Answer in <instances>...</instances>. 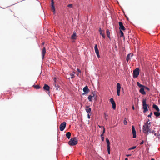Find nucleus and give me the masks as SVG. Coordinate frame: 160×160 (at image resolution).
I'll return each mask as SVG.
<instances>
[{
    "label": "nucleus",
    "instance_id": "obj_25",
    "mask_svg": "<svg viewBox=\"0 0 160 160\" xmlns=\"http://www.w3.org/2000/svg\"><path fill=\"white\" fill-rule=\"evenodd\" d=\"M92 98H94V99H96L97 97L96 95H95V92H93L92 93V95H91Z\"/></svg>",
    "mask_w": 160,
    "mask_h": 160
},
{
    "label": "nucleus",
    "instance_id": "obj_50",
    "mask_svg": "<svg viewBox=\"0 0 160 160\" xmlns=\"http://www.w3.org/2000/svg\"><path fill=\"white\" fill-rule=\"evenodd\" d=\"M125 160H128V159L127 158H125Z\"/></svg>",
    "mask_w": 160,
    "mask_h": 160
},
{
    "label": "nucleus",
    "instance_id": "obj_11",
    "mask_svg": "<svg viewBox=\"0 0 160 160\" xmlns=\"http://www.w3.org/2000/svg\"><path fill=\"white\" fill-rule=\"evenodd\" d=\"M119 25L120 27L119 29L122 30H125V28L123 25V24L122 22H119Z\"/></svg>",
    "mask_w": 160,
    "mask_h": 160
},
{
    "label": "nucleus",
    "instance_id": "obj_2",
    "mask_svg": "<svg viewBox=\"0 0 160 160\" xmlns=\"http://www.w3.org/2000/svg\"><path fill=\"white\" fill-rule=\"evenodd\" d=\"M142 108L143 109V112H145L148 110L147 107H149V105L146 104V99H143L142 101Z\"/></svg>",
    "mask_w": 160,
    "mask_h": 160
},
{
    "label": "nucleus",
    "instance_id": "obj_32",
    "mask_svg": "<svg viewBox=\"0 0 160 160\" xmlns=\"http://www.w3.org/2000/svg\"><path fill=\"white\" fill-rule=\"evenodd\" d=\"M100 33L104 38H105V35L104 33H103L102 32H100Z\"/></svg>",
    "mask_w": 160,
    "mask_h": 160
},
{
    "label": "nucleus",
    "instance_id": "obj_29",
    "mask_svg": "<svg viewBox=\"0 0 160 160\" xmlns=\"http://www.w3.org/2000/svg\"><path fill=\"white\" fill-rule=\"evenodd\" d=\"M105 132V128H104V127H103V132H102V134L101 135V137H103V135H104V134Z\"/></svg>",
    "mask_w": 160,
    "mask_h": 160
},
{
    "label": "nucleus",
    "instance_id": "obj_4",
    "mask_svg": "<svg viewBox=\"0 0 160 160\" xmlns=\"http://www.w3.org/2000/svg\"><path fill=\"white\" fill-rule=\"evenodd\" d=\"M139 69L138 68H136L133 71V77L134 78H137L139 75Z\"/></svg>",
    "mask_w": 160,
    "mask_h": 160
},
{
    "label": "nucleus",
    "instance_id": "obj_41",
    "mask_svg": "<svg viewBox=\"0 0 160 160\" xmlns=\"http://www.w3.org/2000/svg\"><path fill=\"white\" fill-rule=\"evenodd\" d=\"M144 142V141H142L141 142V143H140V145H142V144H143Z\"/></svg>",
    "mask_w": 160,
    "mask_h": 160
},
{
    "label": "nucleus",
    "instance_id": "obj_46",
    "mask_svg": "<svg viewBox=\"0 0 160 160\" xmlns=\"http://www.w3.org/2000/svg\"><path fill=\"white\" fill-rule=\"evenodd\" d=\"M132 109L133 110H134L135 109V108H134V106H132Z\"/></svg>",
    "mask_w": 160,
    "mask_h": 160
},
{
    "label": "nucleus",
    "instance_id": "obj_37",
    "mask_svg": "<svg viewBox=\"0 0 160 160\" xmlns=\"http://www.w3.org/2000/svg\"><path fill=\"white\" fill-rule=\"evenodd\" d=\"M144 88H145V89H147V90H148V91H149L150 90V89L148 87H144Z\"/></svg>",
    "mask_w": 160,
    "mask_h": 160
},
{
    "label": "nucleus",
    "instance_id": "obj_9",
    "mask_svg": "<svg viewBox=\"0 0 160 160\" xmlns=\"http://www.w3.org/2000/svg\"><path fill=\"white\" fill-rule=\"evenodd\" d=\"M95 51L96 54L97 55V57L98 58H99L100 57V56L99 54V51L98 50V46L97 44H95L94 47Z\"/></svg>",
    "mask_w": 160,
    "mask_h": 160
},
{
    "label": "nucleus",
    "instance_id": "obj_12",
    "mask_svg": "<svg viewBox=\"0 0 160 160\" xmlns=\"http://www.w3.org/2000/svg\"><path fill=\"white\" fill-rule=\"evenodd\" d=\"M46 51L45 48V47H44L42 50V59H43L44 58V57L46 53Z\"/></svg>",
    "mask_w": 160,
    "mask_h": 160
},
{
    "label": "nucleus",
    "instance_id": "obj_56",
    "mask_svg": "<svg viewBox=\"0 0 160 160\" xmlns=\"http://www.w3.org/2000/svg\"><path fill=\"white\" fill-rule=\"evenodd\" d=\"M77 76H78V74H77Z\"/></svg>",
    "mask_w": 160,
    "mask_h": 160
},
{
    "label": "nucleus",
    "instance_id": "obj_28",
    "mask_svg": "<svg viewBox=\"0 0 160 160\" xmlns=\"http://www.w3.org/2000/svg\"><path fill=\"white\" fill-rule=\"evenodd\" d=\"M120 32L121 33L120 37H123L124 36V34L121 30H120Z\"/></svg>",
    "mask_w": 160,
    "mask_h": 160
},
{
    "label": "nucleus",
    "instance_id": "obj_55",
    "mask_svg": "<svg viewBox=\"0 0 160 160\" xmlns=\"http://www.w3.org/2000/svg\"><path fill=\"white\" fill-rule=\"evenodd\" d=\"M115 48H117V46H115Z\"/></svg>",
    "mask_w": 160,
    "mask_h": 160
},
{
    "label": "nucleus",
    "instance_id": "obj_19",
    "mask_svg": "<svg viewBox=\"0 0 160 160\" xmlns=\"http://www.w3.org/2000/svg\"><path fill=\"white\" fill-rule=\"evenodd\" d=\"M76 34L74 32L73 34L72 35L71 38L72 39H76Z\"/></svg>",
    "mask_w": 160,
    "mask_h": 160
},
{
    "label": "nucleus",
    "instance_id": "obj_39",
    "mask_svg": "<svg viewBox=\"0 0 160 160\" xmlns=\"http://www.w3.org/2000/svg\"><path fill=\"white\" fill-rule=\"evenodd\" d=\"M53 80L55 82H57V79L56 78H54Z\"/></svg>",
    "mask_w": 160,
    "mask_h": 160
},
{
    "label": "nucleus",
    "instance_id": "obj_8",
    "mask_svg": "<svg viewBox=\"0 0 160 160\" xmlns=\"http://www.w3.org/2000/svg\"><path fill=\"white\" fill-rule=\"evenodd\" d=\"M110 101L112 105V108L114 110L116 109V105L115 101L112 98H111L110 99Z\"/></svg>",
    "mask_w": 160,
    "mask_h": 160
},
{
    "label": "nucleus",
    "instance_id": "obj_47",
    "mask_svg": "<svg viewBox=\"0 0 160 160\" xmlns=\"http://www.w3.org/2000/svg\"><path fill=\"white\" fill-rule=\"evenodd\" d=\"M154 132H155V131H154L153 130H152V132H152V133H154Z\"/></svg>",
    "mask_w": 160,
    "mask_h": 160
},
{
    "label": "nucleus",
    "instance_id": "obj_10",
    "mask_svg": "<svg viewBox=\"0 0 160 160\" xmlns=\"http://www.w3.org/2000/svg\"><path fill=\"white\" fill-rule=\"evenodd\" d=\"M132 128L133 134V138H135L136 137V132L134 126H132Z\"/></svg>",
    "mask_w": 160,
    "mask_h": 160
},
{
    "label": "nucleus",
    "instance_id": "obj_16",
    "mask_svg": "<svg viewBox=\"0 0 160 160\" xmlns=\"http://www.w3.org/2000/svg\"><path fill=\"white\" fill-rule=\"evenodd\" d=\"M85 110L88 113H90L91 112V108L88 105L85 107Z\"/></svg>",
    "mask_w": 160,
    "mask_h": 160
},
{
    "label": "nucleus",
    "instance_id": "obj_22",
    "mask_svg": "<svg viewBox=\"0 0 160 160\" xmlns=\"http://www.w3.org/2000/svg\"><path fill=\"white\" fill-rule=\"evenodd\" d=\"M71 135V133L70 132H68L66 134V136L69 139Z\"/></svg>",
    "mask_w": 160,
    "mask_h": 160
},
{
    "label": "nucleus",
    "instance_id": "obj_7",
    "mask_svg": "<svg viewBox=\"0 0 160 160\" xmlns=\"http://www.w3.org/2000/svg\"><path fill=\"white\" fill-rule=\"evenodd\" d=\"M66 125V123L65 122H63L61 123L60 125V130L61 131H63L65 128Z\"/></svg>",
    "mask_w": 160,
    "mask_h": 160
},
{
    "label": "nucleus",
    "instance_id": "obj_15",
    "mask_svg": "<svg viewBox=\"0 0 160 160\" xmlns=\"http://www.w3.org/2000/svg\"><path fill=\"white\" fill-rule=\"evenodd\" d=\"M145 87H142L140 88L139 90V92L143 95H145L146 94V92L144 91Z\"/></svg>",
    "mask_w": 160,
    "mask_h": 160
},
{
    "label": "nucleus",
    "instance_id": "obj_18",
    "mask_svg": "<svg viewBox=\"0 0 160 160\" xmlns=\"http://www.w3.org/2000/svg\"><path fill=\"white\" fill-rule=\"evenodd\" d=\"M152 108L155 109L158 112H159L160 111V109L159 108L158 106L156 104H153L152 105Z\"/></svg>",
    "mask_w": 160,
    "mask_h": 160
},
{
    "label": "nucleus",
    "instance_id": "obj_36",
    "mask_svg": "<svg viewBox=\"0 0 160 160\" xmlns=\"http://www.w3.org/2000/svg\"><path fill=\"white\" fill-rule=\"evenodd\" d=\"M123 123L124 125H126L127 123L126 120H124L123 121Z\"/></svg>",
    "mask_w": 160,
    "mask_h": 160
},
{
    "label": "nucleus",
    "instance_id": "obj_5",
    "mask_svg": "<svg viewBox=\"0 0 160 160\" xmlns=\"http://www.w3.org/2000/svg\"><path fill=\"white\" fill-rule=\"evenodd\" d=\"M121 88V87L120 83H117V93L118 96H119L120 95Z\"/></svg>",
    "mask_w": 160,
    "mask_h": 160
},
{
    "label": "nucleus",
    "instance_id": "obj_51",
    "mask_svg": "<svg viewBox=\"0 0 160 160\" xmlns=\"http://www.w3.org/2000/svg\"><path fill=\"white\" fill-rule=\"evenodd\" d=\"M151 160H155L154 158H151Z\"/></svg>",
    "mask_w": 160,
    "mask_h": 160
},
{
    "label": "nucleus",
    "instance_id": "obj_17",
    "mask_svg": "<svg viewBox=\"0 0 160 160\" xmlns=\"http://www.w3.org/2000/svg\"><path fill=\"white\" fill-rule=\"evenodd\" d=\"M83 90L84 92L87 93H88L89 91V90L88 89V86H87L84 88Z\"/></svg>",
    "mask_w": 160,
    "mask_h": 160
},
{
    "label": "nucleus",
    "instance_id": "obj_48",
    "mask_svg": "<svg viewBox=\"0 0 160 160\" xmlns=\"http://www.w3.org/2000/svg\"><path fill=\"white\" fill-rule=\"evenodd\" d=\"M104 115H105V117L108 116V115H107L105 113H104Z\"/></svg>",
    "mask_w": 160,
    "mask_h": 160
},
{
    "label": "nucleus",
    "instance_id": "obj_26",
    "mask_svg": "<svg viewBox=\"0 0 160 160\" xmlns=\"http://www.w3.org/2000/svg\"><path fill=\"white\" fill-rule=\"evenodd\" d=\"M75 73V72H73V73H71L70 74V75H71V78H72V79H73L74 78V74Z\"/></svg>",
    "mask_w": 160,
    "mask_h": 160
},
{
    "label": "nucleus",
    "instance_id": "obj_34",
    "mask_svg": "<svg viewBox=\"0 0 160 160\" xmlns=\"http://www.w3.org/2000/svg\"><path fill=\"white\" fill-rule=\"evenodd\" d=\"M56 87V90H58V89L59 88V86L58 85L56 84V86H55Z\"/></svg>",
    "mask_w": 160,
    "mask_h": 160
},
{
    "label": "nucleus",
    "instance_id": "obj_45",
    "mask_svg": "<svg viewBox=\"0 0 160 160\" xmlns=\"http://www.w3.org/2000/svg\"><path fill=\"white\" fill-rule=\"evenodd\" d=\"M131 155V154H128V155H126V156H127V157H129V156H130Z\"/></svg>",
    "mask_w": 160,
    "mask_h": 160
},
{
    "label": "nucleus",
    "instance_id": "obj_21",
    "mask_svg": "<svg viewBox=\"0 0 160 160\" xmlns=\"http://www.w3.org/2000/svg\"><path fill=\"white\" fill-rule=\"evenodd\" d=\"M153 113L156 117H158L160 116V112H154Z\"/></svg>",
    "mask_w": 160,
    "mask_h": 160
},
{
    "label": "nucleus",
    "instance_id": "obj_53",
    "mask_svg": "<svg viewBox=\"0 0 160 160\" xmlns=\"http://www.w3.org/2000/svg\"><path fill=\"white\" fill-rule=\"evenodd\" d=\"M149 121V119H148V121L147 122H148V123H149L148 122Z\"/></svg>",
    "mask_w": 160,
    "mask_h": 160
},
{
    "label": "nucleus",
    "instance_id": "obj_14",
    "mask_svg": "<svg viewBox=\"0 0 160 160\" xmlns=\"http://www.w3.org/2000/svg\"><path fill=\"white\" fill-rule=\"evenodd\" d=\"M50 88V87L46 84H45L44 87H43V88L44 89L47 91H49Z\"/></svg>",
    "mask_w": 160,
    "mask_h": 160
},
{
    "label": "nucleus",
    "instance_id": "obj_27",
    "mask_svg": "<svg viewBox=\"0 0 160 160\" xmlns=\"http://www.w3.org/2000/svg\"><path fill=\"white\" fill-rule=\"evenodd\" d=\"M33 87H34V88L36 89H38L40 88V86L38 85H33Z\"/></svg>",
    "mask_w": 160,
    "mask_h": 160
},
{
    "label": "nucleus",
    "instance_id": "obj_38",
    "mask_svg": "<svg viewBox=\"0 0 160 160\" xmlns=\"http://www.w3.org/2000/svg\"><path fill=\"white\" fill-rule=\"evenodd\" d=\"M77 71H78L80 73H81V70H80L79 69H78V68H77Z\"/></svg>",
    "mask_w": 160,
    "mask_h": 160
},
{
    "label": "nucleus",
    "instance_id": "obj_6",
    "mask_svg": "<svg viewBox=\"0 0 160 160\" xmlns=\"http://www.w3.org/2000/svg\"><path fill=\"white\" fill-rule=\"evenodd\" d=\"M106 141L107 142L108 153V154H110V142L108 138H107L106 139Z\"/></svg>",
    "mask_w": 160,
    "mask_h": 160
},
{
    "label": "nucleus",
    "instance_id": "obj_40",
    "mask_svg": "<svg viewBox=\"0 0 160 160\" xmlns=\"http://www.w3.org/2000/svg\"><path fill=\"white\" fill-rule=\"evenodd\" d=\"M56 82H54L53 83V85H54L55 86H56Z\"/></svg>",
    "mask_w": 160,
    "mask_h": 160
},
{
    "label": "nucleus",
    "instance_id": "obj_43",
    "mask_svg": "<svg viewBox=\"0 0 160 160\" xmlns=\"http://www.w3.org/2000/svg\"><path fill=\"white\" fill-rule=\"evenodd\" d=\"M99 32L100 33V32H102V30H101V28H100L99 29Z\"/></svg>",
    "mask_w": 160,
    "mask_h": 160
},
{
    "label": "nucleus",
    "instance_id": "obj_31",
    "mask_svg": "<svg viewBox=\"0 0 160 160\" xmlns=\"http://www.w3.org/2000/svg\"><path fill=\"white\" fill-rule=\"evenodd\" d=\"M136 146H133L132 148H129L128 149V150H132V149H135L136 148Z\"/></svg>",
    "mask_w": 160,
    "mask_h": 160
},
{
    "label": "nucleus",
    "instance_id": "obj_24",
    "mask_svg": "<svg viewBox=\"0 0 160 160\" xmlns=\"http://www.w3.org/2000/svg\"><path fill=\"white\" fill-rule=\"evenodd\" d=\"M137 84L139 88H142V87H145L144 86V85H142L141 84L138 82H137Z\"/></svg>",
    "mask_w": 160,
    "mask_h": 160
},
{
    "label": "nucleus",
    "instance_id": "obj_35",
    "mask_svg": "<svg viewBox=\"0 0 160 160\" xmlns=\"http://www.w3.org/2000/svg\"><path fill=\"white\" fill-rule=\"evenodd\" d=\"M152 115V112H151L150 113V114L148 115V117H151V116Z\"/></svg>",
    "mask_w": 160,
    "mask_h": 160
},
{
    "label": "nucleus",
    "instance_id": "obj_54",
    "mask_svg": "<svg viewBox=\"0 0 160 160\" xmlns=\"http://www.w3.org/2000/svg\"><path fill=\"white\" fill-rule=\"evenodd\" d=\"M44 42H43L42 43V45H44Z\"/></svg>",
    "mask_w": 160,
    "mask_h": 160
},
{
    "label": "nucleus",
    "instance_id": "obj_42",
    "mask_svg": "<svg viewBox=\"0 0 160 160\" xmlns=\"http://www.w3.org/2000/svg\"><path fill=\"white\" fill-rule=\"evenodd\" d=\"M89 113L88 114V118H90V115H89Z\"/></svg>",
    "mask_w": 160,
    "mask_h": 160
},
{
    "label": "nucleus",
    "instance_id": "obj_44",
    "mask_svg": "<svg viewBox=\"0 0 160 160\" xmlns=\"http://www.w3.org/2000/svg\"><path fill=\"white\" fill-rule=\"evenodd\" d=\"M101 139H102V141H104V137H102L101 138Z\"/></svg>",
    "mask_w": 160,
    "mask_h": 160
},
{
    "label": "nucleus",
    "instance_id": "obj_49",
    "mask_svg": "<svg viewBox=\"0 0 160 160\" xmlns=\"http://www.w3.org/2000/svg\"><path fill=\"white\" fill-rule=\"evenodd\" d=\"M154 135H155V136H156L157 135V133L154 132Z\"/></svg>",
    "mask_w": 160,
    "mask_h": 160
},
{
    "label": "nucleus",
    "instance_id": "obj_30",
    "mask_svg": "<svg viewBox=\"0 0 160 160\" xmlns=\"http://www.w3.org/2000/svg\"><path fill=\"white\" fill-rule=\"evenodd\" d=\"M92 97L91 96V95H89L88 97V99L89 100V101H92Z\"/></svg>",
    "mask_w": 160,
    "mask_h": 160
},
{
    "label": "nucleus",
    "instance_id": "obj_3",
    "mask_svg": "<svg viewBox=\"0 0 160 160\" xmlns=\"http://www.w3.org/2000/svg\"><path fill=\"white\" fill-rule=\"evenodd\" d=\"M78 141L76 138H71L70 140L68 142V144L70 146H74L77 144L78 143Z\"/></svg>",
    "mask_w": 160,
    "mask_h": 160
},
{
    "label": "nucleus",
    "instance_id": "obj_23",
    "mask_svg": "<svg viewBox=\"0 0 160 160\" xmlns=\"http://www.w3.org/2000/svg\"><path fill=\"white\" fill-rule=\"evenodd\" d=\"M107 35V37L109 38H110V32L109 30L108 29H107L106 30Z\"/></svg>",
    "mask_w": 160,
    "mask_h": 160
},
{
    "label": "nucleus",
    "instance_id": "obj_20",
    "mask_svg": "<svg viewBox=\"0 0 160 160\" xmlns=\"http://www.w3.org/2000/svg\"><path fill=\"white\" fill-rule=\"evenodd\" d=\"M130 55L131 56H132L131 53L128 54V55L127 56L126 61H127V62H128V61L130 59Z\"/></svg>",
    "mask_w": 160,
    "mask_h": 160
},
{
    "label": "nucleus",
    "instance_id": "obj_1",
    "mask_svg": "<svg viewBox=\"0 0 160 160\" xmlns=\"http://www.w3.org/2000/svg\"><path fill=\"white\" fill-rule=\"evenodd\" d=\"M150 122L148 123V122H147L143 126V131L144 133L148 134L149 131L150 130L149 128L150 127Z\"/></svg>",
    "mask_w": 160,
    "mask_h": 160
},
{
    "label": "nucleus",
    "instance_id": "obj_13",
    "mask_svg": "<svg viewBox=\"0 0 160 160\" xmlns=\"http://www.w3.org/2000/svg\"><path fill=\"white\" fill-rule=\"evenodd\" d=\"M51 8L53 10V11L54 13H55V8L54 6V3L53 0H51Z\"/></svg>",
    "mask_w": 160,
    "mask_h": 160
},
{
    "label": "nucleus",
    "instance_id": "obj_52",
    "mask_svg": "<svg viewBox=\"0 0 160 160\" xmlns=\"http://www.w3.org/2000/svg\"><path fill=\"white\" fill-rule=\"evenodd\" d=\"M149 132H150V133H151L152 131H151V130H150L149 131Z\"/></svg>",
    "mask_w": 160,
    "mask_h": 160
},
{
    "label": "nucleus",
    "instance_id": "obj_33",
    "mask_svg": "<svg viewBox=\"0 0 160 160\" xmlns=\"http://www.w3.org/2000/svg\"><path fill=\"white\" fill-rule=\"evenodd\" d=\"M67 7L70 8H72L73 7L72 4H69L68 5Z\"/></svg>",
    "mask_w": 160,
    "mask_h": 160
}]
</instances>
